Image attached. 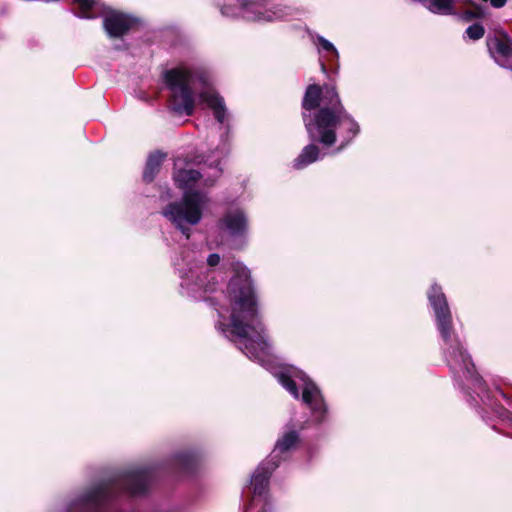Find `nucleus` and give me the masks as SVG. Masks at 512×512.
<instances>
[{
  "instance_id": "nucleus-1",
  "label": "nucleus",
  "mask_w": 512,
  "mask_h": 512,
  "mask_svg": "<svg viewBox=\"0 0 512 512\" xmlns=\"http://www.w3.org/2000/svg\"><path fill=\"white\" fill-rule=\"evenodd\" d=\"M227 295L231 313L226 318L218 311L216 329L235 343L250 360L268 370L294 399L301 398L316 425L327 422L329 406L320 388L304 371L293 365L276 362L262 322L251 272L240 262L234 265V275L229 281Z\"/></svg>"
},
{
  "instance_id": "nucleus-2",
  "label": "nucleus",
  "mask_w": 512,
  "mask_h": 512,
  "mask_svg": "<svg viewBox=\"0 0 512 512\" xmlns=\"http://www.w3.org/2000/svg\"><path fill=\"white\" fill-rule=\"evenodd\" d=\"M302 120L310 140L293 161V168L301 170L322 160L327 149L334 153L346 149L360 134L358 121L342 104L333 85L307 86L302 103Z\"/></svg>"
},
{
  "instance_id": "nucleus-3",
  "label": "nucleus",
  "mask_w": 512,
  "mask_h": 512,
  "mask_svg": "<svg viewBox=\"0 0 512 512\" xmlns=\"http://www.w3.org/2000/svg\"><path fill=\"white\" fill-rule=\"evenodd\" d=\"M429 307L432 311L435 327L439 335V345L443 360L449 367L455 384L469 394L473 391L485 407H490L502 423L512 427V398L502 390L497 393L502 397L503 404L493 406L487 403L489 399L484 381L478 375L471 355L466 349L465 341L457 332L447 298L440 285L434 283L427 291Z\"/></svg>"
},
{
  "instance_id": "nucleus-4",
  "label": "nucleus",
  "mask_w": 512,
  "mask_h": 512,
  "mask_svg": "<svg viewBox=\"0 0 512 512\" xmlns=\"http://www.w3.org/2000/svg\"><path fill=\"white\" fill-rule=\"evenodd\" d=\"M163 80L170 91L169 108L177 116H191L195 110L196 96L213 111L214 118L224 125L228 112L224 99L212 87L209 74L196 67L180 65L166 70Z\"/></svg>"
},
{
  "instance_id": "nucleus-5",
  "label": "nucleus",
  "mask_w": 512,
  "mask_h": 512,
  "mask_svg": "<svg viewBox=\"0 0 512 512\" xmlns=\"http://www.w3.org/2000/svg\"><path fill=\"white\" fill-rule=\"evenodd\" d=\"M204 257L196 251L182 247L172 258V265L180 279V293L193 300H206V293L216 290L218 281L212 268L221 260L218 253H212L206 258L207 268L203 263Z\"/></svg>"
},
{
  "instance_id": "nucleus-6",
  "label": "nucleus",
  "mask_w": 512,
  "mask_h": 512,
  "mask_svg": "<svg viewBox=\"0 0 512 512\" xmlns=\"http://www.w3.org/2000/svg\"><path fill=\"white\" fill-rule=\"evenodd\" d=\"M299 442V429L292 422H288L279 434L269 456L258 465L250 478L253 498L245 506L244 512H272L271 504L266 495L270 476L282 462L290 458Z\"/></svg>"
},
{
  "instance_id": "nucleus-7",
  "label": "nucleus",
  "mask_w": 512,
  "mask_h": 512,
  "mask_svg": "<svg viewBox=\"0 0 512 512\" xmlns=\"http://www.w3.org/2000/svg\"><path fill=\"white\" fill-rule=\"evenodd\" d=\"M228 133L229 127L227 126L226 131L221 136L220 144L209 155L199 161L202 164L200 170L189 167L179 168L178 163H175L173 180L183 193L196 191L195 187L199 182L204 187H211L215 184L223 171L220 162L228 156L230 151Z\"/></svg>"
},
{
  "instance_id": "nucleus-8",
  "label": "nucleus",
  "mask_w": 512,
  "mask_h": 512,
  "mask_svg": "<svg viewBox=\"0 0 512 512\" xmlns=\"http://www.w3.org/2000/svg\"><path fill=\"white\" fill-rule=\"evenodd\" d=\"M209 202L210 198L205 191L185 192L180 199L168 203L161 214L189 239L191 228L201 222Z\"/></svg>"
},
{
  "instance_id": "nucleus-9",
  "label": "nucleus",
  "mask_w": 512,
  "mask_h": 512,
  "mask_svg": "<svg viewBox=\"0 0 512 512\" xmlns=\"http://www.w3.org/2000/svg\"><path fill=\"white\" fill-rule=\"evenodd\" d=\"M223 16L247 21L274 22L293 16L296 10L272 0H227L220 8Z\"/></svg>"
},
{
  "instance_id": "nucleus-10",
  "label": "nucleus",
  "mask_w": 512,
  "mask_h": 512,
  "mask_svg": "<svg viewBox=\"0 0 512 512\" xmlns=\"http://www.w3.org/2000/svg\"><path fill=\"white\" fill-rule=\"evenodd\" d=\"M78 11L75 16L82 19L103 18V28L110 38L125 35L135 24L136 20L128 14L112 10L99 0H72Z\"/></svg>"
},
{
  "instance_id": "nucleus-11",
  "label": "nucleus",
  "mask_w": 512,
  "mask_h": 512,
  "mask_svg": "<svg viewBox=\"0 0 512 512\" xmlns=\"http://www.w3.org/2000/svg\"><path fill=\"white\" fill-rule=\"evenodd\" d=\"M218 227L232 240L245 242L249 230L248 215L241 207H230L219 219Z\"/></svg>"
},
{
  "instance_id": "nucleus-12",
  "label": "nucleus",
  "mask_w": 512,
  "mask_h": 512,
  "mask_svg": "<svg viewBox=\"0 0 512 512\" xmlns=\"http://www.w3.org/2000/svg\"><path fill=\"white\" fill-rule=\"evenodd\" d=\"M487 47L495 62L512 71V39L507 35H496L487 38Z\"/></svg>"
},
{
  "instance_id": "nucleus-13",
  "label": "nucleus",
  "mask_w": 512,
  "mask_h": 512,
  "mask_svg": "<svg viewBox=\"0 0 512 512\" xmlns=\"http://www.w3.org/2000/svg\"><path fill=\"white\" fill-rule=\"evenodd\" d=\"M164 157L165 154L158 151L148 156L145 169L143 171V180L146 183H150L154 180L161 168Z\"/></svg>"
},
{
  "instance_id": "nucleus-14",
  "label": "nucleus",
  "mask_w": 512,
  "mask_h": 512,
  "mask_svg": "<svg viewBox=\"0 0 512 512\" xmlns=\"http://www.w3.org/2000/svg\"><path fill=\"white\" fill-rule=\"evenodd\" d=\"M424 6L434 14H454L453 0H427Z\"/></svg>"
},
{
  "instance_id": "nucleus-15",
  "label": "nucleus",
  "mask_w": 512,
  "mask_h": 512,
  "mask_svg": "<svg viewBox=\"0 0 512 512\" xmlns=\"http://www.w3.org/2000/svg\"><path fill=\"white\" fill-rule=\"evenodd\" d=\"M313 42L317 46L319 53H327V55L330 57L329 60H338L339 53L332 42L321 35H316L313 39Z\"/></svg>"
},
{
  "instance_id": "nucleus-16",
  "label": "nucleus",
  "mask_w": 512,
  "mask_h": 512,
  "mask_svg": "<svg viewBox=\"0 0 512 512\" xmlns=\"http://www.w3.org/2000/svg\"><path fill=\"white\" fill-rule=\"evenodd\" d=\"M485 34V29L482 24L480 23H474L470 25L466 31L465 35L471 39V40H479L481 39Z\"/></svg>"
},
{
  "instance_id": "nucleus-17",
  "label": "nucleus",
  "mask_w": 512,
  "mask_h": 512,
  "mask_svg": "<svg viewBox=\"0 0 512 512\" xmlns=\"http://www.w3.org/2000/svg\"><path fill=\"white\" fill-rule=\"evenodd\" d=\"M481 17H483V11L480 8H478L476 11L467 10L462 14V19L464 21H471Z\"/></svg>"
},
{
  "instance_id": "nucleus-18",
  "label": "nucleus",
  "mask_w": 512,
  "mask_h": 512,
  "mask_svg": "<svg viewBox=\"0 0 512 512\" xmlns=\"http://www.w3.org/2000/svg\"><path fill=\"white\" fill-rule=\"evenodd\" d=\"M490 4L494 8H502L506 5L507 0H489Z\"/></svg>"
},
{
  "instance_id": "nucleus-19",
  "label": "nucleus",
  "mask_w": 512,
  "mask_h": 512,
  "mask_svg": "<svg viewBox=\"0 0 512 512\" xmlns=\"http://www.w3.org/2000/svg\"><path fill=\"white\" fill-rule=\"evenodd\" d=\"M321 69H322L323 72H326V66H325L324 63H321Z\"/></svg>"
},
{
  "instance_id": "nucleus-20",
  "label": "nucleus",
  "mask_w": 512,
  "mask_h": 512,
  "mask_svg": "<svg viewBox=\"0 0 512 512\" xmlns=\"http://www.w3.org/2000/svg\"><path fill=\"white\" fill-rule=\"evenodd\" d=\"M471 399H472L476 404H478V401L476 400V398H474L473 396H471Z\"/></svg>"
}]
</instances>
